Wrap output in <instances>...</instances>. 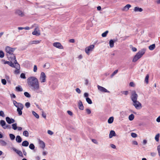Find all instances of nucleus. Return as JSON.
<instances>
[{
    "mask_svg": "<svg viewBox=\"0 0 160 160\" xmlns=\"http://www.w3.org/2000/svg\"><path fill=\"white\" fill-rule=\"evenodd\" d=\"M27 83L29 87L32 88L33 90L38 93H42V91L39 90L40 88L39 81L35 77L32 76L28 78Z\"/></svg>",
    "mask_w": 160,
    "mask_h": 160,
    "instance_id": "1",
    "label": "nucleus"
},
{
    "mask_svg": "<svg viewBox=\"0 0 160 160\" xmlns=\"http://www.w3.org/2000/svg\"><path fill=\"white\" fill-rule=\"evenodd\" d=\"M15 50L14 48H11L9 46H7L5 48V51L7 52V55L9 57V55H11L12 56L10 58H12V59H13L15 60H16V57L14 54H13V52Z\"/></svg>",
    "mask_w": 160,
    "mask_h": 160,
    "instance_id": "2",
    "label": "nucleus"
},
{
    "mask_svg": "<svg viewBox=\"0 0 160 160\" xmlns=\"http://www.w3.org/2000/svg\"><path fill=\"white\" fill-rule=\"evenodd\" d=\"M145 52V49H142L141 51L138 52L134 57L132 61L134 62L137 61L144 54Z\"/></svg>",
    "mask_w": 160,
    "mask_h": 160,
    "instance_id": "3",
    "label": "nucleus"
},
{
    "mask_svg": "<svg viewBox=\"0 0 160 160\" xmlns=\"http://www.w3.org/2000/svg\"><path fill=\"white\" fill-rule=\"evenodd\" d=\"M14 67H13L15 68L16 69V70L14 71V73L15 74H17L19 73L20 66L19 64L18 63L16 60H14Z\"/></svg>",
    "mask_w": 160,
    "mask_h": 160,
    "instance_id": "4",
    "label": "nucleus"
},
{
    "mask_svg": "<svg viewBox=\"0 0 160 160\" xmlns=\"http://www.w3.org/2000/svg\"><path fill=\"white\" fill-rule=\"evenodd\" d=\"M132 105L137 109H140L142 107V104L137 100L132 102Z\"/></svg>",
    "mask_w": 160,
    "mask_h": 160,
    "instance_id": "5",
    "label": "nucleus"
},
{
    "mask_svg": "<svg viewBox=\"0 0 160 160\" xmlns=\"http://www.w3.org/2000/svg\"><path fill=\"white\" fill-rule=\"evenodd\" d=\"M130 98L132 102L137 100L138 95L135 91L133 90L132 91Z\"/></svg>",
    "mask_w": 160,
    "mask_h": 160,
    "instance_id": "6",
    "label": "nucleus"
},
{
    "mask_svg": "<svg viewBox=\"0 0 160 160\" xmlns=\"http://www.w3.org/2000/svg\"><path fill=\"white\" fill-rule=\"evenodd\" d=\"M46 76L44 72H42L40 74L39 80L41 83L45 82L46 81Z\"/></svg>",
    "mask_w": 160,
    "mask_h": 160,
    "instance_id": "7",
    "label": "nucleus"
},
{
    "mask_svg": "<svg viewBox=\"0 0 160 160\" xmlns=\"http://www.w3.org/2000/svg\"><path fill=\"white\" fill-rule=\"evenodd\" d=\"M94 45H91L90 46L86 47L85 49V52L87 54L89 55L90 52L92 51L94 48Z\"/></svg>",
    "mask_w": 160,
    "mask_h": 160,
    "instance_id": "8",
    "label": "nucleus"
},
{
    "mask_svg": "<svg viewBox=\"0 0 160 160\" xmlns=\"http://www.w3.org/2000/svg\"><path fill=\"white\" fill-rule=\"evenodd\" d=\"M13 102L14 105L17 108H21L24 107V106L22 103L18 102L15 100H13Z\"/></svg>",
    "mask_w": 160,
    "mask_h": 160,
    "instance_id": "9",
    "label": "nucleus"
},
{
    "mask_svg": "<svg viewBox=\"0 0 160 160\" xmlns=\"http://www.w3.org/2000/svg\"><path fill=\"white\" fill-rule=\"evenodd\" d=\"M53 45L54 47L60 49H63V48L62 46L59 42H54L53 44Z\"/></svg>",
    "mask_w": 160,
    "mask_h": 160,
    "instance_id": "10",
    "label": "nucleus"
},
{
    "mask_svg": "<svg viewBox=\"0 0 160 160\" xmlns=\"http://www.w3.org/2000/svg\"><path fill=\"white\" fill-rule=\"evenodd\" d=\"M1 62L4 64H8L9 66L12 67H14V63H12V62L6 61L2 59L1 60Z\"/></svg>",
    "mask_w": 160,
    "mask_h": 160,
    "instance_id": "11",
    "label": "nucleus"
},
{
    "mask_svg": "<svg viewBox=\"0 0 160 160\" xmlns=\"http://www.w3.org/2000/svg\"><path fill=\"white\" fill-rule=\"evenodd\" d=\"M98 89L101 92H109L105 88L99 85L98 86Z\"/></svg>",
    "mask_w": 160,
    "mask_h": 160,
    "instance_id": "12",
    "label": "nucleus"
},
{
    "mask_svg": "<svg viewBox=\"0 0 160 160\" xmlns=\"http://www.w3.org/2000/svg\"><path fill=\"white\" fill-rule=\"evenodd\" d=\"M6 120L7 122L9 124L13 123L15 122V120L14 119L12 118H11L8 117H6Z\"/></svg>",
    "mask_w": 160,
    "mask_h": 160,
    "instance_id": "13",
    "label": "nucleus"
},
{
    "mask_svg": "<svg viewBox=\"0 0 160 160\" xmlns=\"http://www.w3.org/2000/svg\"><path fill=\"white\" fill-rule=\"evenodd\" d=\"M32 34L36 36H39L40 35V33L38 29L37 28H36L34 29V31L32 32Z\"/></svg>",
    "mask_w": 160,
    "mask_h": 160,
    "instance_id": "14",
    "label": "nucleus"
},
{
    "mask_svg": "<svg viewBox=\"0 0 160 160\" xmlns=\"http://www.w3.org/2000/svg\"><path fill=\"white\" fill-rule=\"evenodd\" d=\"M13 151L17 153L20 156L22 157H23L22 153L21 151L17 150L14 148H13Z\"/></svg>",
    "mask_w": 160,
    "mask_h": 160,
    "instance_id": "15",
    "label": "nucleus"
},
{
    "mask_svg": "<svg viewBox=\"0 0 160 160\" xmlns=\"http://www.w3.org/2000/svg\"><path fill=\"white\" fill-rule=\"evenodd\" d=\"M15 13L21 17H22L24 16V13L19 10H16Z\"/></svg>",
    "mask_w": 160,
    "mask_h": 160,
    "instance_id": "16",
    "label": "nucleus"
},
{
    "mask_svg": "<svg viewBox=\"0 0 160 160\" xmlns=\"http://www.w3.org/2000/svg\"><path fill=\"white\" fill-rule=\"evenodd\" d=\"M39 143L41 148L44 149L45 146L44 142L42 141L39 140Z\"/></svg>",
    "mask_w": 160,
    "mask_h": 160,
    "instance_id": "17",
    "label": "nucleus"
},
{
    "mask_svg": "<svg viewBox=\"0 0 160 160\" xmlns=\"http://www.w3.org/2000/svg\"><path fill=\"white\" fill-rule=\"evenodd\" d=\"M131 7V5L130 4H127L122 9L123 11H127Z\"/></svg>",
    "mask_w": 160,
    "mask_h": 160,
    "instance_id": "18",
    "label": "nucleus"
},
{
    "mask_svg": "<svg viewBox=\"0 0 160 160\" xmlns=\"http://www.w3.org/2000/svg\"><path fill=\"white\" fill-rule=\"evenodd\" d=\"M16 140L17 142L20 143L22 141V138L20 136L18 135L16 138Z\"/></svg>",
    "mask_w": 160,
    "mask_h": 160,
    "instance_id": "19",
    "label": "nucleus"
},
{
    "mask_svg": "<svg viewBox=\"0 0 160 160\" xmlns=\"http://www.w3.org/2000/svg\"><path fill=\"white\" fill-rule=\"evenodd\" d=\"M116 133L114 131L112 130L110 132L109 134V138H111L113 136H115Z\"/></svg>",
    "mask_w": 160,
    "mask_h": 160,
    "instance_id": "20",
    "label": "nucleus"
},
{
    "mask_svg": "<svg viewBox=\"0 0 160 160\" xmlns=\"http://www.w3.org/2000/svg\"><path fill=\"white\" fill-rule=\"evenodd\" d=\"M78 106L79 109L83 110L84 109V107L83 105L82 102L80 101L78 102Z\"/></svg>",
    "mask_w": 160,
    "mask_h": 160,
    "instance_id": "21",
    "label": "nucleus"
},
{
    "mask_svg": "<svg viewBox=\"0 0 160 160\" xmlns=\"http://www.w3.org/2000/svg\"><path fill=\"white\" fill-rule=\"evenodd\" d=\"M142 10V8L138 7H135L134 9V11L135 12H141Z\"/></svg>",
    "mask_w": 160,
    "mask_h": 160,
    "instance_id": "22",
    "label": "nucleus"
},
{
    "mask_svg": "<svg viewBox=\"0 0 160 160\" xmlns=\"http://www.w3.org/2000/svg\"><path fill=\"white\" fill-rule=\"evenodd\" d=\"M23 108H17V111L19 116L21 115L22 114V110Z\"/></svg>",
    "mask_w": 160,
    "mask_h": 160,
    "instance_id": "23",
    "label": "nucleus"
},
{
    "mask_svg": "<svg viewBox=\"0 0 160 160\" xmlns=\"http://www.w3.org/2000/svg\"><path fill=\"white\" fill-rule=\"evenodd\" d=\"M28 145L29 142L27 141L26 140H25L23 141L22 142V146L24 147H27L28 146Z\"/></svg>",
    "mask_w": 160,
    "mask_h": 160,
    "instance_id": "24",
    "label": "nucleus"
},
{
    "mask_svg": "<svg viewBox=\"0 0 160 160\" xmlns=\"http://www.w3.org/2000/svg\"><path fill=\"white\" fill-rule=\"evenodd\" d=\"M114 42H115V41H113L112 39H111L110 40L109 42V44L110 47L111 48H112L114 47Z\"/></svg>",
    "mask_w": 160,
    "mask_h": 160,
    "instance_id": "25",
    "label": "nucleus"
},
{
    "mask_svg": "<svg viewBox=\"0 0 160 160\" xmlns=\"http://www.w3.org/2000/svg\"><path fill=\"white\" fill-rule=\"evenodd\" d=\"M0 124L4 128L6 126V123L4 120H1L0 121Z\"/></svg>",
    "mask_w": 160,
    "mask_h": 160,
    "instance_id": "26",
    "label": "nucleus"
},
{
    "mask_svg": "<svg viewBox=\"0 0 160 160\" xmlns=\"http://www.w3.org/2000/svg\"><path fill=\"white\" fill-rule=\"evenodd\" d=\"M16 90L18 92H21L22 91L23 89L21 86H18L16 87Z\"/></svg>",
    "mask_w": 160,
    "mask_h": 160,
    "instance_id": "27",
    "label": "nucleus"
},
{
    "mask_svg": "<svg viewBox=\"0 0 160 160\" xmlns=\"http://www.w3.org/2000/svg\"><path fill=\"white\" fill-rule=\"evenodd\" d=\"M155 48V44H152L149 47V49L151 50H152L154 49Z\"/></svg>",
    "mask_w": 160,
    "mask_h": 160,
    "instance_id": "28",
    "label": "nucleus"
},
{
    "mask_svg": "<svg viewBox=\"0 0 160 160\" xmlns=\"http://www.w3.org/2000/svg\"><path fill=\"white\" fill-rule=\"evenodd\" d=\"M41 40H33L31 42V44H38L40 43Z\"/></svg>",
    "mask_w": 160,
    "mask_h": 160,
    "instance_id": "29",
    "label": "nucleus"
},
{
    "mask_svg": "<svg viewBox=\"0 0 160 160\" xmlns=\"http://www.w3.org/2000/svg\"><path fill=\"white\" fill-rule=\"evenodd\" d=\"M0 144L2 146H6L7 143L4 141L1 140L0 141Z\"/></svg>",
    "mask_w": 160,
    "mask_h": 160,
    "instance_id": "30",
    "label": "nucleus"
},
{
    "mask_svg": "<svg viewBox=\"0 0 160 160\" xmlns=\"http://www.w3.org/2000/svg\"><path fill=\"white\" fill-rule=\"evenodd\" d=\"M113 117H110L108 120V122L109 123H112L113 121Z\"/></svg>",
    "mask_w": 160,
    "mask_h": 160,
    "instance_id": "31",
    "label": "nucleus"
},
{
    "mask_svg": "<svg viewBox=\"0 0 160 160\" xmlns=\"http://www.w3.org/2000/svg\"><path fill=\"white\" fill-rule=\"evenodd\" d=\"M134 115L133 114H131L129 116L128 119L129 120L132 121L134 119Z\"/></svg>",
    "mask_w": 160,
    "mask_h": 160,
    "instance_id": "32",
    "label": "nucleus"
},
{
    "mask_svg": "<svg viewBox=\"0 0 160 160\" xmlns=\"http://www.w3.org/2000/svg\"><path fill=\"white\" fill-rule=\"evenodd\" d=\"M23 134L26 137H28L29 136V132L27 131H24L23 132Z\"/></svg>",
    "mask_w": 160,
    "mask_h": 160,
    "instance_id": "33",
    "label": "nucleus"
},
{
    "mask_svg": "<svg viewBox=\"0 0 160 160\" xmlns=\"http://www.w3.org/2000/svg\"><path fill=\"white\" fill-rule=\"evenodd\" d=\"M160 137L159 133L157 134L155 136V139L157 142H158L159 141V138Z\"/></svg>",
    "mask_w": 160,
    "mask_h": 160,
    "instance_id": "34",
    "label": "nucleus"
},
{
    "mask_svg": "<svg viewBox=\"0 0 160 160\" xmlns=\"http://www.w3.org/2000/svg\"><path fill=\"white\" fill-rule=\"evenodd\" d=\"M10 138L11 140H13L15 139V137L14 135L12 134H10L9 135Z\"/></svg>",
    "mask_w": 160,
    "mask_h": 160,
    "instance_id": "35",
    "label": "nucleus"
},
{
    "mask_svg": "<svg viewBox=\"0 0 160 160\" xmlns=\"http://www.w3.org/2000/svg\"><path fill=\"white\" fill-rule=\"evenodd\" d=\"M86 100L87 102L89 104H91L92 103V102L91 100L89 98H87Z\"/></svg>",
    "mask_w": 160,
    "mask_h": 160,
    "instance_id": "36",
    "label": "nucleus"
},
{
    "mask_svg": "<svg viewBox=\"0 0 160 160\" xmlns=\"http://www.w3.org/2000/svg\"><path fill=\"white\" fill-rule=\"evenodd\" d=\"M32 114L36 118H39V115L38 114H37L35 112L32 111Z\"/></svg>",
    "mask_w": 160,
    "mask_h": 160,
    "instance_id": "37",
    "label": "nucleus"
},
{
    "mask_svg": "<svg viewBox=\"0 0 160 160\" xmlns=\"http://www.w3.org/2000/svg\"><path fill=\"white\" fill-rule=\"evenodd\" d=\"M12 128L14 130H16L17 128V123H14L12 125Z\"/></svg>",
    "mask_w": 160,
    "mask_h": 160,
    "instance_id": "38",
    "label": "nucleus"
},
{
    "mask_svg": "<svg viewBox=\"0 0 160 160\" xmlns=\"http://www.w3.org/2000/svg\"><path fill=\"white\" fill-rule=\"evenodd\" d=\"M149 76L148 74L146 76L145 81L146 83L148 84V78H149Z\"/></svg>",
    "mask_w": 160,
    "mask_h": 160,
    "instance_id": "39",
    "label": "nucleus"
},
{
    "mask_svg": "<svg viewBox=\"0 0 160 160\" xmlns=\"http://www.w3.org/2000/svg\"><path fill=\"white\" fill-rule=\"evenodd\" d=\"M108 33V31H106L104 33H102V36L103 37H105L106 36L107 34Z\"/></svg>",
    "mask_w": 160,
    "mask_h": 160,
    "instance_id": "40",
    "label": "nucleus"
},
{
    "mask_svg": "<svg viewBox=\"0 0 160 160\" xmlns=\"http://www.w3.org/2000/svg\"><path fill=\"white\" fill-rule=\"evenodd\" d=\"M29 148L30 149L33 150L35 148V146L33 144L31 143L30 144L29 146Z\"/></svg>",
    "mask_w": 160,
    "mask_h": 160,
    "instance_id": "41",
    "label": "nucleus"
},
{
    "mask_svg": "<svg viewBox=\"0 0 160 160\" xmlns=\"http://www.w3.org/2000/svg\"><path fill=\"white\" fill-rule=\"evenodd\" d=\"M24 95L27 97L30 98L31 96L30 94L27 92H24Z\"/></svg>",
    "mask_w": 160,
    "mask_h": 160,
    "instance_id": "42",
    "label": "nucleus"
},
{
    "mask_svg": "<svg viewBox=\"0 0 160 160\" xmlns=\"http://www.w3.org/2000/svg\"><path fill=\"white\" fill-rule=\"evenodd\" d=\"M4 56V52L2 51H0V57L1 58H3Z\"/></svg>",
    "mask_w": 160,
    "mask_h": 160,
    "instance_id": "43",
    "label": "nucleus"
},
{
    "mask_svg": "<svg viewBox=\"0 0 160 160\" xmlns=\"http://www.w3.org/2000/svg\"><path fill=\"white\" fill-rule=\"evenodd\" d=\"M38 69L37 66L36 65L34 66L33 71L34 72H37Z\"/></svg>",
    "mask_w": 160,
    "mask_h": 160,
    "instance_id": "44",
    "label": "nucleus"
},
{
    "mask_svg": "<svg viewBox=\"0 0 160 160\" xmlns=\"http://www.w3.org/2000/svg\"><path fill=\"white\" fill-rule=\"evenodd\" d=\"M20 77L21 78H23V79H26V77L25 75V74L24 73H22L20 75Z\"/></svg>",
    "mask_w": 160,
    "mask_h": 160,
    "instance_id": "45",
    "label": "nucleus"
},
{
    "mask_svg": "<svg viewBox=\"0 0 160 160\" xmlns=\"http://www.w3.org/2000/svg\"><path fill=\"white\" fill-rule=\"evenodd\" d=\"M1 82H2V83L3 85H5L6 84L7 82H6V80L5 79H2L1 80Z\"/></svg>",
    "mask_w": 160,
    "mask_h": 160,
    "instance_id": "46",
    "label": "nucleus"
},
{
    "mask_svg": "<svg viewBox=\"0 0 160 160\" xmlns=\"http://www.w3.org/2000/svg\"><path fill=\"white\" fill-rule=\"evenodd\" d=\"M25 106L27 108H29L30 106V103L29 102H27L25 104Z\"/></svg>",
    "mask_w": 160,
    "mask_h": 160,
    "instance_id": "47",
    "label": "nucleus"
},
{
    "mask_svg": "<svg viewBox=\"0 0 160 160\" xmlns=\"http://www.w3.org/2000/svg\"><path fill=\"white\" fill-rule=\"evenodd\" d=\"M131 136L133 138H136L137 137V134L135 133H132L131 134Z\"/></svg>",
    "mask_w": 160,
    "mask_h": 160,
    "instance_id": "48",
    "label": "nucleus"
},
{
    "mask_svg": "<svg viewBox=\"0 0 160 160\" xmlns=\"http://www.w3.org/2000/svg\"><path fill=\"white\" fill-rule=\"evenodd\" d=\"M157 150L158 151V155L160 157V145H159L157 147Z\"/></svg>",
    "mask_w": 160,
    "mask_h": 160,
    "instance_id": "49",
    "label": "nucleus"
},
{
    "mask_svg": "<svg viewBox=\"0 0 160 160\" xmlns=\"http://www.w3.org/2000/svg\"><path fill=\"white\" fill-rule=\"evenodd\" d=\"M0 116L2 117H4V116L5 115L3 111H0Z\"/></svg>",
    "mask_w": 160,
    "mask_h": 160,
    "instance_id": "50",
    "label": "nucleus"
},
{
    "mask_svg": "<svg viewBox=\"0 0 160 160\" xmlns=\"http://www.w3.org/2000/svg\"><path fill=\"white\" fill-rule=\"evenodd\" d=\"M48 134L52 135L53 134V132L51 131L50 130H48Z\"/></svg>",
    "mask_w": 160,
    "mask_h": 160,
    "instance_id": "51",
    "label": "nucleus"
},
{
    "mask_svg": "<svg viewBox=\"0 0 160 160\" xmlns=\"http://www.w3.org/2000/svg\"><path fill=\"white\" fill-rule=\"evenodd\" d=\"M118 70H115L112 74L111 76H114L115 74H116L118 72Z\"/></svg>",
    "mask_w": 160,
    "mask_h": 160,
    "instance_id": "52",
    "label": "nucleus"
},
{
    "mask_svg": "<svg viewBox=\"0 0 160 160\" xmlns=\"http://www.w3.org/2000/svg\"><path fill=\"white\" fill-rule=\"evenodd\" d=\"M11 128V126L8 125H6L4 128V129H6V128L10 129Z\"/></svg>",
    "mask_w": 160,
    "mask_h": 160,
    "instance_id": "53",
    "label": "nucleus"
},
{
    "mask_svg": "<svg viewBox=\"0 0 160 160\" xmlns=\"http://www.w3.org/2000/svg\"><path fill=\"white\" fill-rule=\"evenodd\" d=\"M76 92L78 93H80L81 92V91L80 90L79 88H76Z\"/></svg>",
    "mask_w": 160,
    "mask_h": 160,
    "instance_id": "54",
    "label": "nucleus"
},
{
    "mask_svg": "<svg viewBox=\"0 0 160 160\" xmlns=\"http://www.w3.org/2000/svg\"><path fill=\"white\" fill-rule=\"evenodd\" d=\"M86 111L88 114H90L91 113V111L90 109H86Z\"/></svg>",
    "mask_w": 160,
    "mask_h": 160,
    "instance_id": "55",
    "label": "nucleus"
},
{
    "mask_svg": "<svg viewBox=\"0 0 160 160\" xmlns=\"http://www.w3.org/2000/svg\"><path fill=\"white\" fill-rule=\"evenodd\" d=\"M129 85L131 87H134L135 86L134 83L133 82H131L129 83Z\"/></svg>",
    "mask_w": 160,
    "mask_h": 160,
    "instance_id": "56",
    "label": "nucleus"
},
{
    "mask_svg": "<svg viewBox=\"0 0 160 160\" xmlns=\"http://www.w3.org/2000/svg\"><path fill=\"white\" fill-rule=\"evenodd\" d=\"M150 154L151 156L154 157L156 155V153L154 152H152Z\"/></svg>",
    "mask_w": 160,
    "mask_h": 160,
    "instance_id": "57",
    "label": "nucleus"
},
{
    "mask_svg": "<svg viewBox=\"0 0 160 160\" xmlns=\"http://www.w3.org/2000/svg\"><path fill=\"white\" fill-rule=\"evenodd\" d=\"M67 113L70 116H72V113L70 111H68Z\"/></svg>",
    "mask_w": 160,
    "mask_h": 160,
    "instance_id": "58",
    "label": "nucleus"
},
{
    "mask_svg": "<svg viewBox=\"0 0 160 160\" xmlns=\"http://www.w3.org/2000/svg\"><path fill=\"white\" fill-rule=\"evenodd\" d=\"M123 93L126 95H127L128 94V91H124L123 92Z\"/></svg>",
    "mask_w": 160,
    "mask_h": 160,
    "instance_id": "59",
    "label": "nucleus"
},
{
    "mask_svg": "<svg viewBox=\"0 0 160 160\" xmlns=\"http://www.w3.org/2000/svg\"><path fill=\"white\" fill-rule=\"evenodd\" d=\"M69 42L71 43H74L75 42V40L73 39H71L69 40Z\"/></svg>",
    "mask_w": 160,
    "mask_h": 160,
    "instance_id": "60",
    "label": "nucleus"
},
{
    "mask_svg": "<svg viewBox=\"0 0 160 160\" xmlns=\"http://www.w3.org/2000/svg\"><path fill=\"white\" fill-rule=\"evenodd\" d=\"M156 121L158 122H160V116L157 118Z\"/></svg>",
    "mask_w": 160,
    "mask_h": 160,
    "instance_id": "61",
    "label": "nucleus"
},
{
    "mask_svg": "<svg viewBox=\"0 0 160 160\" xmlns=\"http://www.w3.org/2000/svg\"><path fill=\"white\" fill-rule=\"evenodd\" d=\"M111 147L115 149L116 148V146L113 144H111Z\"/></svg>",
    "mask_w": 160,
    "mask_h": 160,
    "instance_id": "62",
    "label": "nucleus"
},
{
    "mask_svg": "<svg viewBox=\"0 0 160 160\" xmlns=\"http://www.w3.org/2000/svg\"><path fill=\"white\" fill-rule=\"evenodd\" d=\"M92 141L95 143L97 144L98 142L95 139H92Z\"/></svg>",
    "mask_w": 160,
    "mask_h": 160,
    "instance_id": "63",
    "label": "nucleus"
},
{
    "mask_svg": "<svg viewBox=\"0 0 160 160\" xmlns=\"http://www.w3.org/2000/svg\"><path fill=\"white\" fill-rule=\"evenodd\" d=\"M132 50L133 52H135L137 51V48L135 47H133L132 48Z\"/></svg>",
    "mask_w": 160,
    "mask_h": 160,
    "instance_id": "64",
    "label": "nucleus"
}]
</instances>
